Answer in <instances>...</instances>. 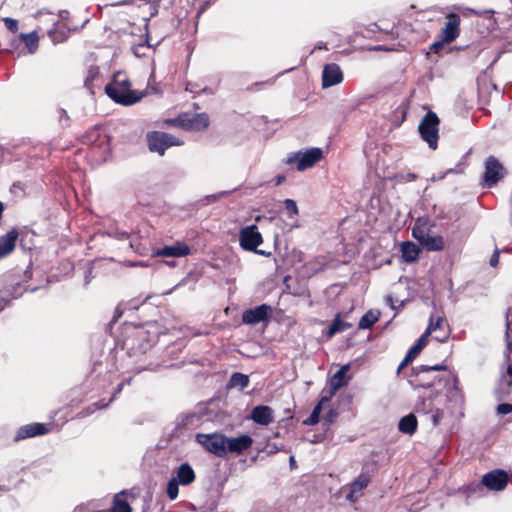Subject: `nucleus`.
<instances>
[{
  "label": "nucleus",
  "mask_w": 512,
  "mask_h": 512,
  "mask_svg": "<svg viewBox=\"0 0 512 512\" xmlns=\"http://www.w3.org/2000/svg\"><path fill=\"white\" fill-rule=\"evenodd\" d=\"M412 360H413V358H408V355L406 354L403 361L400 363V365L398 367V371H400L402 368H404Z\"/></svg>",
  "instance_id": "45"
},
{
  "label": "nucleus",
  "mask_w": 512,
  "mask_h": 512,
  "mask_svg": "<svg viewBox=\"0 0 512 512\" xmlns=\"http://www.w3.org/2000/svg\"><path fill=\"white\" fill-rule=\"evenodd\" d=\"M412 236L429 252H439L445 249L444 238L437 234L433 226L419 224V221L412 229Z\"/></svg>",
  "instance_id": "3"
},
{
  "label": "nucleus",
  "mask_w": 512,
  "mask_h": 512,
  "mask_svg": "<svg viewBox=\"0 0 512 512\" xmlns=\"http://www.w3.org/2000/svg\"><path fill=\"white\" fill-rule=\"evenodd\" d=\"M434 333H436L434 335V339L439 342H445L449 337L448 331L444 330V322L442 323V326L440 328H436V331Z\"/></svg>",
  "instance_id": "38"
},
{
  "label": "nucleus",
  "mask_w": 512,
  "mask_h": 512,
  "mask_svg": "<svg viewBox=\"0 0 512 512\" xmlns=\"http://www.w3.org/2000/svg\"><path fill=\"white\" fill-rule=\"evenodd\" d=\"M415 410L418 414L426 416L433 427L439 425L443 418V411L439 408H435L430 398L420 399L416 403Z\"/></svg>",
  "instance_id": "12"
},
{
  "label": "nucleus",
  "mask_w": 512,
  "mask_h": 512,
  "mask_svg": "<svg viewBox=\"0 0 512 512\" xmlns=\"http://www.w3.org/2000/svg\"><path fill=\"white\" fill-rule=\"evenodd\" d=\"M226 194H227L226 191H222V192H219L216 194L207 195L203 199H201V203L203 205H209L211 203L218 201L221 197L225 196Z\"/></svg>",
  "instance_id": "37"
},
{
  "label": "nucleus",
  "mask_w": 512,
  "mask_h": 512,
  "mask_svg": "<svg viewBox=\"0 0 512 512\" xmlns=\"http://www.w3.org/2000/svg\"><path fill=\"white\" fill-rule=\"evenodd\" d=\"M443 323V317L434 316L433 314L430 316L429 325L426 331L421 335V337L415 343L416 345H420V349H423L426 346L427 338L433 332L436 331V328H440Z\"/></svg>",
  "instance_id": "25"
},
{
  "label": "nucleus",
  "mask_w": 512,
  "mask_h": 512,
  "mask_svg": "<svg viewBox=\"0 0 512 512\" xmlns=\"http://www.w3.org/2000/svg\"><path fill=\"white\" fill-rule=\"evenodd\" d=\"M505 174V169L499 160L494 156H489L485 161V172L483 176V186L486 188L494 187Z\"/></svg>",
  "instance_id": "9"
},
{
  "label": "nucleus",
  "mask_w": 512,
  "mask_h": 512,
  "mask_svg": "<svg viewBox=\"0 0 512 512\" xmlns=\"http://www.w3.org/2000/svg\"><path fill=\"white\" fill-rule=\"evenodd\" d=\"M289 462H290V466L293 468L295 466V458H294V456L290 457Z\"/></svg>",
  "instance_id": "50"
},
{
  "label": "nucleus",
  "mask_w": 512,
  "mask_h": 512,
  "mask_svg": "<svg viewBox=\"0 0 512 512\" xmlns=\"http://www.w3.org/2000/svg\"><path fill=\"white\" fill-rule=\"evenodd\" d=\"M285 176L284 175H278L276 178H275V184L276 185H280L281 183H283L285 181Z\"/></svg>",
  "instance_id": "48"
},
{
  "label": "nucleus",
  "mask_w": 512,
  "mask_h": 512,
  "mask_svg": "<svg viewBox=\"0 0 512 512\" xmlns=\"http://www.w3.org/2000/svg\"><path fill=\"white\" fill-rule=\"evenodd\" d=\"M147 141L149 149L160 155H163L165 150L171 146H181L183 144V141L175 136L160 131L148 133Z\"/></svg>",
  "instance_id": "6"
},
{
  "label": "nucleus",
  "mask_w": 512,
  "mask_h": 512,
  "mask_svg": "<svg viewBox=\"0 0 512 512\" xmlns=\"http://www.w3.org/2000/svg\"><path fill=\"white\" fill-rule=\"evenodd\" d=\"M443 40L441 39V41H437L435 42L433 45H432V49L434 50V52H437L439 48L442 47L443 45Z\"/></svg>",
  "instance_id": "47"
},
{
  "label": "nucleus",
  "mask_w": 512,
  "mask_h": 512,
  "mask_svg": "<svg viewBox=\"0 0 512 512\" xmlns=\"http://www.w3.org/2000/svg\"><path fill=\"white\" fill-rule=\"evenodd\" d=\"M179 482H177L173 477L169 480L167 484L166 493L170 500H175L179 494Z\"/></svg>",
  "instance_id": "34"
},
{
  "label": "nucleus",
  "mask_w": 512,
  "mask_h": 512,
  "mask_svg": "<svg viewBox=\"0 0 512 512\" xmlns=\"http://www.w3.org/2000/svg\"><path fill=\"white\" fill-rule=\"evenodd\" d=\"M379 317L380 311L369 310L361 317L358 326L360 329H369L379 320Z\"/></svg>",
  "instance_id": "29"
},
{
  "label": "nucleus",
  "mask_w": 512,
  "mask_h": 512,
  "mask_svg": "<svg viewBox=\"0 0 512 512\" xmlns=\"http://www.w3.org/2000/svg\"><path fill=\"white\" fill-rule=\"evenodd\" d=\"M225 435L220 433L203 434L198 433L196 435V441L202 445L208 452L214 454L217 457L225 456L224 449Z\"/></svg>",
  "instance_id": "10"
},
{
  "label": "nucleus",
  "mask_w": 512,
  "mask_h": 512,
  "mask_svg": "<svg viewBox=\"0 0 512 512\" xmlns=\"http://www.w3.org/2000/svg\"><path fill=\"white\" fill-rule=\"evenodd\" d=\"M507 372H508V374H509V375H512V366H509V367H508Z\"/></svg>",
  "instance_id": "53"
},
{
  "label": "nucleus",
  "mask_w": 512,
  "mask_h": 512,
  "mask_svg": "<svg viewBox=\"0 0 512 512\" xmlns=\"http://www.w3.org/2000/svg\"><path fill=\"white\" fill-rule=\"evenodd\" d=\"M344 79L340 66L336 63L326 64L322 72V87L329 88L340 84Z\"/></svg>",
  "instance_id": "16"
},
{
  "label": "nucleus",
  "mask_w": 512,
  "mask_h": 512,
  "mask_svg": "<svg viewBox=\"0 0 512 512\" xmlns=\"http://www.w3.org/2000/svg\"><path fill=\"white\" fill-rule=\"evenodd\" d=\"M121 235H122L123 238H127L128 237V234L125 233V232H123Z\"/></svg>",
  "instance_id": "56"
},
{
  "label": "nucleus",
  "mask_w": 512,
  "mask_h": 512,
  "mask_svg": "<svg viewBox=\"0 0 512 512\" xmlns=\"http://www.w3.org/2000/svg\"><path fill=\"white\" fill-rule=\"evenodd\" d=\"M444 381L447 386L446 397L450 408L459 411L460 416H463L462 409L465 404V397L463 391L458 386V379L451 374H446Z\"/></svg>",
  "instance_id": "7"
},
{
  "label": "nucleus",
  "mask_w": 512,
  "mask_h": 512,
  "mask_svg": "<svg viewBox=\"0 0 512 512\" xmlns=\"http://www.w3.org/2000/svg\"><path fill=\"white\" fill-rule=\"evenodd\" d=\"M17 239L18 232L16 229H12L0 237V259L6 257L14 250Z\"/></svg>",
  "instance_id": "23"
},
{
  "label": "nucleus",
  "mask_w": 512,
  "mask_h": 512,
  "mask_svg": "<svg viewBox=\"0 0 512 512\" xmlns=\"http://www.w3.org/2000/svg\"><path fill=\"white\" fill-rule=\"evenodd\" d=\"M173 478L181 485L186 486L195 480V472L188 463H182L176 471V476Z\"/></svg>",
  "instance_id": "24"
},
{
  "label": "nucleus",
  "mask_w": 512,
  "mask_h": 512,
  "mask_svg": "<svg viewBox=\"0 0 512 512\" xmlns=\"http://www.w3.org/2000/svg\"><path fill=\"white\" fill-rule=\"evenodd\" d=\"M398 428L402 433L412 435L417 429V418L410 413L402 417L398 423Z\"/></svg>",
  "instance_id": "27"
},
{
  "label": "nucleus",
  "mask_w": 512,
  "mask_h": 512,
  "mask_svg": "<svg viewBox=\"0 0 512 512\" xmlns=\"http://www.w3.org/2000/svg\"><path fill=\"white\" fill-rule=\"evenodd\" d=\"M337 417V413L333 410H330L326 415V421L332 423L334 419Z\"/></svg>",
  "instance_id": "44"
},
{
  "label": "nucleus",
  "mask_w": 512,
  "mask_h": 512,
  "mask_svg": "<svg viewBox=\"0 0 512 512\" xmlns=\"http://www.w3.org/2000/svg\"><path fill=\"white\" fill-rule=\"evenodd\" d=\"M249 384V377L245 374L233 373L229 380V386L232 388L244 389Z\"/></svg>",
  "instance_id": "32"
},
{
  "label": "nucleus",
  "mask_w": 512,
  "mask_h": 512,
  "mask_svg": "<svg viewBox=\"0 0 512 512\" xmlns=\"http://www.w3.org/2000/svg\"><path fill=\"white\" fill-rule=\"evenodd\" d=\"M224 442L226 456L228 453L241 454L248 450L253 444V439L249 435H240L238 437L225 436Z\"/></svg>",
  "instance_id": "15"
},
{
  "label": "nucleus",
  "mask_w": 512,
  "mask_h": 512,
  "mask_svg": "<svg viewBox=\"0 0 512 512\" xmlns=\"http://www.w3.org/2000/svg\"><path fill=\"white\" fill-rule=\"evenodd\" d=\"M439 118L436 113L429 111L420 121L418 130L423 141H425L429 148L435 150L439 139Z\"/></svg>",
  "instance_id": "4"
},
{
  "label": "nucleus",
  "mask_w": 512,
  "mask_h": 512,
  "mask_svg": "<svg viewBox=\"0 0 512 512\" xmlns=\"http://www.w3.org/2000/svg\"><path fill=\"white\" fill-rule=\"evenodd\" d=\"M407 178H408V180H415V179H416V175H415V174H412V173H409V174L407 175Z\"/></svg>",
  "instance_id": "51"
},
{
  "label": "nucleus",
  "mask_w": 512,
  "mask_h": 512,
  "mask_svg": "<svg viewBox=\"0 0 512 512\" xmlns=\"http://www.w3.org/2000/svg\"><path fill=\"white\" fill-rule=\"evenodd\" d=\"M374 50L379 51V50H383V48H382V46H377V47L374 48Z\"/></svg>",
  "instance_id": "55"
},
{
  "label": "nucleus",
  "mask_w": 512,
  "mask_h": 512,
  "mask_svg": "<svg viewBox=\"0 0 512 512\" xmlns=\"http://www.w3.org/2000/svg\"><path fill=\"white\" fill-rule=\"evenodd\" d=\"M349 327H350L349 324H347L345 322H342L338 318H336L332 322V324H331V326L329 328L328 335L329 336H333V335H335L338 332H342V331L348 329Z\"/></svg>",
  "instance_id": "35"
},
{
  "label": "nucleus",
  "mask_w": 512,
  "mask_h": 512,
  "mask_svg": "<svg viewBox=\"0 0 512 512\" xmlns=\"http://www.w3.org/2000/svg\"><path fill=\"white\" fill-rule=\"evenodd\" d=\"M323 157V151L321 148L313 147L307 150H300L297 152L290 153L285 159V163L297 164L298 171H304L312 166H314L317 162H319Z\"/></svg>",
  "instance_id": "5"
},
{
  "label": "nucleus",
  "mask_w": 512,
  "mask_h": 512,
  "mask_svg": "<svg viewBox=\"0 0 512 512\" xmlns=\"http://www.w3.org/2000/svg\"><path fill=\"white\" fill-rule=\"evenodd\" d=\"M4 23L8 30L15 33L18 30V21L9 17L4 18Z\"/></svg>",
  "instance_id": "39"
},
{
  "label": "nucleus",
  "mask_w": 512,
  "mask_h": 512,
  "mask_svg": "<svg viewBox=\"0 0 512 512\" xmlns=\"http://www.w3.org/2000/svg\"><path fill=\"white\" fill-rule=\"evenodd\" d=\"M421 350L422 349H420V345L414 344L407 352L408 358L414 359L421 352Z\"/></svg>",
  "instance_id": "41"
},
{
  "label": "nucleus",
  "mask_w": 512,
  "mask_h": 512,
  "mask_svg": "<svg viewBox=\"0 0 512 512\" xmlns=\"http://www.w3.org/2000/svg\"><path fill=\"white\" fill-rule=\"evenodd\" d=\"M105 92L116 103L129 106L137 103L143 97V93L131 89V83L123 72L114 74L112 81L106 85Z\"/></svg>",
  "instance_id": "1"
},
{
  "label": "nucleus",
  "mask_w": 512,
  "mask_h": 512,
  "mask_svg": "<svg viewBox=\"0 0 512 512\" xmlns=\"http://www.w3.org/2000/svg\"><path fill=\"white\" fill-rule=\"evenodd\" d=\"M329 400H330V397H323L321 399V401L319 402V404H317L314 407V409H313L312 413L310 414V416L307 419H305L303 421V423L305 425H308V426L316 425L319 422V417H320V413H321V410H322V404L324 402H328Z\"/></svg>",
  "instance_id": "31"
},
{
  "label": "nucleus",
  "mask_w": 512,
  "mask_h": 512,
  "mask_svg": "<svg viewBox=\"0 0 512 512\" xmlns=\"http://www.w3.org/2000/svg\"><path fill=\"white\" fill-rule=\"evenodd\" d=\"M499 262V252L496 250L490 258V265L496 267Z\"/></svg>",
  "instance_id": "42"
},
{
  "label": "nucleus",
  "mask_w": 512,
  "mask_h": 512,
  "mask_svg": "<svg viewBox=\"0 0 512 512\" xmlns=\"http://www.w3.org/2000/svg\"><path fill=\"white\" fill-rule=\"evenodd\" d=\"M497 412L501 415H507L512 412V404L502 403L497 406Z\"/></svg>",
  "instance_id": "40"
},
{
  "label": "nucleus",
  "mask_w": 512,
  "mask_h": 512,
  "mask_svg": "<svg viewBox=\"0 0 512 512\" xmlns=\"http://www.w3.org/2000/svg\"><path fill=\"white\" fill-rule=\"evenodd\" d=\"M371 477L368 473H361L353 482L349 485V493L346 495V499L350 502L357 501L361 496L363 490L369 485Z\"/></svg>",
  "instance_id": "18"
},
{
  "label": "nucleus",
  "mask_w": 512,
  "mask_h": 512,
  "mask_svg": "<svg viewBox=\"0 0 512 512\" xmlns=\"http://www.w3.org/2000/svg\"><path fill=\"white\" fill-rule=\"evenodd\" d=\"M509 349L512 352V340H511V343L509 344Z\"/></svg>",
  "instance_id": "57"
},
{
  "label": "nucleus",
  "mask_w": 512,
  "mask_h": 512,
  "mask_svg": "<svg viewBox=\"0 0 512 512\" xmlns=\"http://www.w3.org/2000/svg\"><path fill=\"white\" fill-rule=\"evenodd\" d=\"M447 22L441 30V38L445 43L453 42L460 33V17L455 13L447 15Z\"/></svg>",
  "instance_id": "17"
},
{
  "label": "nucleus",
  "mask_w": 512,
  "mask_h": 512,
  "mask_svg": "<svg viewBox=\"0 0 512 512\" xmlns=\"http://www.w3.org/2000/svg\"><path fill=\"white\" fill-rule=\"evenodd\" d=\"M470 12H474L477 15H480L478 12H475L473 9H470Z\"/></svg>",
  "instance_id": "58"
},
{
  "label": "nucleus",
  "mask_w": 512,
  "mask_h": 512,
  "mask_svg": "<svg viewBox=\"0 0 512 512\" xmlns=\"http://www.w3.org/2000/svg\"><path fill=\"white\" fill-rule=\"evenodd\" d=\"M154 343V337L149 331L143 328H133L132 332L125 338L123 347L130 356H138L150 350Z\"/></svg>",
  "instance_id": "2"
},
{
  "label": "nucleus",
  "mask_w": 512,
  "mask_h": 512,
  "mask_svg": "<svg viewBox=\"0 0 512 512\" xmlns=\"http://www.w3.org/2000/svg\"><path fill=\"white\" fill-rule=\"evenodd\" d=\"M190 254V248L183 242H176L172 245L162 247L157 251V255L162 257H183Z\"/></svg>",
  "instance_id": "21"
},
{
  "label": "nucleus",
  "mask_w": 512,
  "mask_h": 512,
  "mask_svg": "<svg viewBox=\"0 0 512 512\" xmlns=\"http://www.w3.org/2000/svg\"><path fill=\"white\" fill-rule=\"evenodd\" d=\"M47 432H48V429L44 424L31 423V424H27V425H24L21 428H19V430L17 431V434L15 436V440L19 441V440H23L26 438L40 436V435L46 434Z\"/></svg>",
  "instance_id": "19"
},
{
  "label": "nucleus",
  "mask_w": 512,
  "mask_h": 512,
  "mask_svg": "<svg viewBox=\"0 0 512 512\" xmlns=\"http://www.w3.org/2000/svg\"><path fill=\"white\" fill-rule=\"evenodd\" d=\"M92 268H89L85 275V284L87 285L91 279Z\"/></svg>",
  "instance_id": "49"
},
{
  "label": "nucleus",
  "mask_w": 512,
  "mask_h": 512,
  "mask_svg": "<svg viewBox=\"0 0 512 512\" xmlns=\"http://www.w3.org/2000/svg\"><path fill=\"white\" fill-rule=\"evenodd\" d=\"M508 483V475L506 472L502 470H494L487 474H485L482 478L480 484H477L476 487H481V485L486 486L490 490L501 491L505 488Z\"/></svg>",
  "instance_id": "14"
},
{
  "label": "nucleus",
  "mask_w": 512,
  "mask_h": 512,
  "mask_svg": "<svg viewBox=\"0 0 512 512\" xmlns=\"http://www.w3.org/2000/svg\"><path fill=\"white\" fill-rule=\"evenodd\" d=\"M284 206L287 211L288 217L293 218L298 215V207L294 200L292 199H285L284 200Z\"/></svg>",
  "instance_id": "36"
},
{
  "label": "nucleus",
  "mask_w": 512,
  "mask_h": 512,
  "mask_svg": "<svg viewBox=\"0 0 512 512\" xmlns=\"http://www.w3.org/2000/svg\"><path fill=\"white\" fill-rule=\"evenodd\" d=\"M186 126L195 131L205 130L209 126V116L206 113H198L188 119Z\"/></svg>",
  "instance_id": "26"
},
{
  "label": "nucleus",
  "mask_w": 512,
  "mask_h": 512,
  "mask_svg": "<svg viewBox=\"0 0 512 512\" xmlns=\"http://www.w3.org/2000/svg\"><path fill=\"white\" fill-rule=\"evenodd\" d=\"M443 177H444V175H441V176H440V177H438V178L433 177V178H432V181H436V180H439V179H443Z\"/></svg>",
  "instance_id": "52"
},
{
  "label": "nucleus",
  "mask_w": 512,
  "mask_h": 512,
  "mask_svg": "<svg viewBox=\"0 0 512 512\" xmlns=\"http://www.w3.org/2000/svg\"><path fill=\"white\" fill-rule=\"evenodd\" d=\"M412 360H413V358H408V355L406 354L403 361L400 363V365L398 367V371H400L402 368H404Z\"/></svg>",
  "instance_id": "46"
},
{
  "label": "nucleus",
  "mask_w": 512,
  "mask_h": 512,
  "mask_svg": "<svg viewBox=\"0 0 512 512\" xmlns=\"http://www.w3.org/2000/svg\"><path fill=\"white\" fill-rule=\"evenodd\" d=\"M20 295L21 293H18L17 295L14 296V298H18Z\"/></svg>",
  "instance_id": "59"
},
{
  "label": "nucleus",
  "mask_w": 512,
  "mask_h": 512,
  "mask_svg": "<svg viewBox=\"0 0 512 512\" xmlns=\"http://www.w3.org/2000/svg\"><path fill=\"white\" fill-rule=\"evenodd\" d=\"M240 246L247 251H254L258 254L264 255L263 250H257V247L262 244V235L258 231V227L253 224L241 229L239 234Z\"/></svg>",
  "instance_id": "8"
},
{
  "label": "nucleus",
  "mask_w": 512,
  "mask_h": 512,
  "mask_svg": "<svg viewBox=\"0 0 512 512\" xmlns=\"http://www.w3.org/2000/svg\"><path fill=\"white\" fill-rule=\"evenodd\" d=\"M132 509L124 498V492L117 494L114 497L113 505L110 512H131Z\"/></svg>",
  "instance_id": "30"
},
{
  "label": "nucleus",
  "mask_w": 512,
  "mask_h": 512,
  "mask_svg": "<svg viewBox=\"0 0 512 512\" xmlns=\"http://www.w3.org/2000/svg\"><path fill=\"white\" fill-rule=\"evenodd\" d=\"M250 419L259 425H269L273 421V411L269 406H256L251 412Z\"/></svg>",
  "instance_id": "22"
},
{
  "label": "nucleus",
  "mask_w": 512,
  "mask_h": 512,
  "mask_svg": "<svg viewBox=\"0 0 512 512\" xmlns=\"http://www.w3.org/2000/svg\"><path fill=\"white\" fill-rule=\"evenodd\" d=\"M122 387H123V384H120L117 388V391L116 392H120L122 390Z\"/></svg>",
  "instance_id": "54"
},
{
  "label": "nucleus",
  "mask_w": 512,
  "mask_h": 512,
  "mask_svg": "<svg viewBox=\"0 0 512 512\" xmlns=\"http://www.w3.org/2000/svg\"><path fill=\"white\" fill-rule=\"evenodd\" d=\"M441 370H446V366L445 365H434V366L421 365L420 367L415 368L416 377H417L416 385L418 387H423V388H431V387L437 386L443 379L434 377L433 379L430 380L427 377V375L430 372H436V371H441Z\"/></svg>",
  "instance_id": "11"
},
{
  "label": "nucleus",
  "mask_w": 512,
  "mask_h": 512,
  "mask_svg": "<svg viewBox=\"0 0 512 512\" xmlns=\"http://www.w3.org/2000/svg\"><path fill=\"white\" fill-rule=\"evenodd\" d=\"M271 313L272 307L267 304H262L245 310L242 314V322L244 324L255 325L260 322L267 321Z\"/></svg>",
  "instance_id": "13"
},
{
  "label": "nucleus",
  "mask_w": 512,
  "mask_h": 512,
  "mask_svg": "<svg viewBox=\"0 0 512 512\" xmlns=\"http://www.w3.org/2000/svg\"><path fill=\"white\" fill-rule=\"evenodd\" d=\"M402 257L406 262H413L419 257L420 249L413 242H403L401 245Z\"/></svg>",
  "instance_id": "28"
},
{
  "label": "nucleus",
  "mask_w": 512,
  "mask_h": 512,
  "mask_svg": "<svg viewBox=\"0 0 512 512\" xmlns=\"http://www.w3.org/2000/svg\"><path fill=\"white\" fill-rule=\"evenodd\" d=\"M350 369L349 364H345L341 366V368L331 377L330 379V399L335 395V393L342 388L343 386L348 384L349 377H347V372Z\"/></svg>",
  "instance_id": "20"
},
{
  "label": "nucleus",
  "mask_w": 512,
  "mask_h": 512,
  "mask_svg": "<svg viewBox=\"0 0 512 512\" xmlns=\"http://www.w3.org/2000/svg\"><path fill=\"white\" fill-rule=\"evenodd\" d=\"M107 406H108V403H103L101 405L99 403H94V404H92L91 407H89V410L92 413V412L96 411L97 409L105 408Z\"/></svg>",
  "instance_id": "43"
},
{
  "label": "nucleus",
  "mask_w": 512,
  "mask_h": 512,
  "mask_svg": "<svg viewBox=\"0 0 512 512\" xmlns=\"http://www.w3.org/2000/svg\"><path fill=\"white\" fill-rule=\"evenodd\" d=\"M21 39L25 42L26 47L28 48V51L30 54H33L36 52L38 48V36L36 32H31L28 34H21Z\"/></svg>",
  "instance_id": "33"
}]
</instances>
